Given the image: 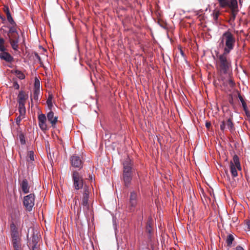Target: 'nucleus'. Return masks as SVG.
Returning <instances> with one entry per match:
<instances>
[{"mask_svg": "<svg viewBox=\"0 0 250 250\" xmlns=\"http://www.w3.org/2000/svg\"><path fill=\"white\" fill-rule=\"evenodd\" d=\"M7 21L9 23V29L7 33L6 39H8L12 48L14 50H18L19 48V35L17 31V25L13 20L10 12L6 14Z\"/></svg>", "mask_w": 250, "mask_h": 250, "instance_id": "obj_1", "label": "nucleus"}, {"mask_svg": "<svg viewBox=\"0 0 250 250\" xmlns=\"http://www.w3.org/2000/svg\"><path fill=\"white\" fill-rule=\"evenodd\" d=\"M219 46L224 47V52L229 53L235 46L236 39L235 36L229 30L225 32L220 39Z\"/></svg>", "mask_w": 250, "mask_h": 250, "instance_id": "obj_2", "label": "nucleus"}, {"mask_svg": "<svg viewBox=\"0 0 250 250\" xmlns=\"http://www.w3.org/2000/svg\"><path fill=\"white\" fill-rule=\"evenodd\" d=\"M123 166V179L125 186L128 187L132 178V165L129 159L127 158L125 161Z\"/></svg>", "mask_w": 250, "mask_h": 250, "instance_id": "obj_3", "label": "nucleus"}, {"mask_svg": "<svg viewBox=\"0 0 250 250\" xmlns=\"http://www.w3.org/2000/svg\"><path fill=\"white\" fill-rule=\"evenodd\" d=\"M229 53L224 52L218 56L219 63V69L221 72L226 74L231 66L230 62L227 59Z\"/></svg>", "mask_w": 250, "mask_h": 250, "instance_id": "obj_4", "label": "nucleus"}, {"mask_svg": "<svg viewBox=\"0 0 250 250\" xmlns=\"http://www.w3.org/2000/svg\"><path fill=\"white\" fill-rule=\"evenodd\" d=\"M139 201V195L137 192L135 191L130 192L127 206V209L129 212L135 211L138 206Z\"/></svg>", "mask_w": 250, "mask_h": 250, "instance_id": "obj_5", "label": "nucleus"}, {"mask_svg": "<svg viewBox=\"0 0 250 250\" xmlns=\"http://www.w3.org/2000/svg\"><path fill=\"white\" fill-rule=\"evenodd\" d=\"M90 193V188L89 186L85 184L83 191L82 204L83 206V211L86 213H87L89 208L88 200L89 198Z\"/></svg>", "mask_w": 250, "mask_h": 250, "instance_id": "obj_6", "label": "nucleus"}, {"mask_svg": "<svg viewBox=\"0 0 250 250\" xmlns=\"http://www.w3.org/2000/svg\"><path fill=\"white\" fill-rule=\"evenodd\" d=\"M72 180L74 189L77 190L82 189L83 186H84V185L86 184L84 183L82 176L76 170L73 172Z\"/></svg>", "mask_w": 250, "mask_h": 250, "instance_id": "obj_7", "label": "nucleus"}, {"mask_svg": "<svg viewBox=\"0 0 250 250\" xmlns=\"http://www.w3.org/2000/svg\"><path fill=\"white\" fill-rule=\"evenodd\" d=\"M20 226L21 222L20 220H15L12 221L10 224L11 239L21 238L19 231Z\"/></svg>", "mask_w": 250, "mask_h": 250, "instance_id": "obj_8", "label": "nucleus"}, {"mask_svg": "<svg viewBox=\"0 0 250 250\" xmlns=\"http://www.w3.org/2000/svg\"><path fill=\"white\" fill-rule=\"evenodd\" d=\"M34 202L35 195L34 194L31 193L24 197L23 205L27 211H30L32 210L34 206Z\"/></svg>", "mask_w": 250, "mask_h": 250, "instance_id": "obj_9", "label": "nucleus"}, {"mask_svg": "<svg viewBox=\"0 0 250 250\" xmlns=\"http://www.w3.org/2000/svg\"><path fill=\"white\" fill-rule=\"evenodd\" d=\"M229 8L230 10L229 22H233L235 20L236 16L238 12L237 1L233 0L231 3V6Z\"/></svg>", "mask_w": 250, "mask_h": 250, "instance_id": "obj_10", "label": "nucleus"}, {"mask_svg": "<svg viewBox=\"0 0 250 250\" xmlns=\"http://www.w3.org/2000/svg\"><path fill=\"white\" fill-rule=\"evenodd\" d=\"M70 163L72 167L80 169L83 167V162L78 155L74 154L70 157Z\"/></svg>", "mask_w": 250, "mask_h": 250, "instance_id": "obj_11", "label": "nucleus"}, {"mask_svg": "<svg viewBox=\"0 0 250 250\" xmlns=\"http://www.w3.org/2000/svg\"><path fill=\"white\" fill-rule=\"evenodd\" d=\"M227 127L230 131L234 129L233 124L232 120L230 119H228L226 121H223L220 123V129L224 132Z\"/></svg>", "mask_w": 250, "mask_h": 250, "instance_id": "obj_12", "label": "nucleus"}, {"mask_svg": "<svg viewBox=\"0 0 250 250\" xmlns=\"http://www.w3.org/2000/svg\"><path fill=\"white\" fill-rule=\"evenodd\" d=\"M28 95L23 91H20L18 96V103L19 105H25Z\"/></svg>", "mask_w": 250, "mask_h": 250, "instance_id": "obj_13", "label": "nucleus"}, {"mask_svg": "<svg viewBox=\"0 0 250 250\" xmlns=\"http://www.w3.org/2000/svg\"><path fill=\"white\" fill-rule=\"evenodd\" d=\"M152 225H153L152 219L151 218H149L147 220L146 226V232L148 234L147 237H148V239L149 241H151V236H152V233H153Z\"/></svg>", "mask_w": 250, "mask_h": 250, "instance_id": "obj_14", "label": "nucleus"}, {"mask_svg": "<svg viewBox=\"0 0 250 250\" xmlns=\"http://www.w3.org/2000/svg\"><path fill=\"white\" fill-rule=\"evenodd\" d=\"M47 118L48 121L51 123L52 126H54L58 121V117L54 116V113L51 110L47 113Z\"/></svg>", "mask_w": 250, "mask_h": 250, "instance_id": "obj_15", "label": "nucleus"}, {"mask_svg": "<svg viewBox=\"0 0 250 250\" xmlns=\"http://www.w3.org/2000/svg\"><path fill=\"white\" fill-rule=\"evenodd\" d=\"M14 250H22L21 238L11 239Z\"/></svg>", "mask_w": 250, "mask_h": 250, "instance_id": "obj_16", "label": "nucleus"}, {"mask_svg": "<svg viewBox=\"0 0 250 250\" xmlns=\"http://www.w3.org/2000/svg\"><path fill=\"white\" fill-rule=\"evenodd\" d=\"M219 6L222 8H229L231 6V3L233 0H217ZM237 1V0H234Z\"/></svg>", "mask_w": 250, "mask_h": 250, "instance_id": "obj_17", "label": "nucleus"}, {"mask_svg": "<svg viewBox=\"0 0 250 250\" xmlns=\"http://www.w3.org/2000/svg\"><path fill=\"white\" fill-rule=\"evenodd\" d=\"M0 58L8 62H11L14 60L13 57L6 51H3L0 53Z\"/></svg>", "mask_w": 250, "mask_h": 250, "instance_id": "obj_18", "label": "nucleus"}, {"mask_svg": "<svg viewBox=\"0 0 250 250\" xmlns=\"http://www.w3.org/2000/svg\"><path fill=\"white\" fill-rule=\"evenodd\" d=\"M21 187L22 191L24 193H28L29 192L30 187L29 186L27 179H24L22 181L21 184Z\"/></svg>", "mask_w": 250, "mask_h": 250, "instance_id": "obj_19", "label": "nucleus"}, {"mask_svg": "<svg viewBox=\"0 0 250 250\" xmlns=\"http://www.w3.org/2000/svg\"><path fill=\"white\" fill-rule=\"evenodd\" d=\"M39 238L37 235H35L34 233L31 238V242H30L29 244L32 247H38L37 244L39 242Z\"/></svg>", "mask_w": 250, "mask_h": 250, "instance_id": "obj_20", "label": "nucleus"}, {"mask_svg": "<svg viewBox=\"0 0 250 250\" xmlns=\"http://www.w3.org/2000/svg\"><path fill=\"white\" fill-rule=\"evenodd\" d=\"M236 167L235 166V165L233 164V163L230 162V172L232 175V176L233 177H235L238 175L237 171L236 170Z\"/></svg>", "mask_w": 250, "mask_h": 250, "instance_id": "obj_21", "label": "nucleus"}, {"mask_svg": "<svg viewBox=\"0 0 250 250\" xmlns=\"http://www.w3.org/2000/svg\"><path fill=\"white\" fill-rule=\"evenodd\" d=\"M238 98L242 103L243 108L244 111H245L246 114H248V113L249 114L250 112L248 110L247 104H246V102H245L244 100L243 99L242 96L241 95L239 94Z\"/></svg>", "mask_w": 250, "mask_h": 250, "instance_id": "obj_22", "label": "nucleus"}, {"mask_svg": "<svg viewBox=\"0 0 250 250\" xmlns=\"http://www.w3.org/2000/svg\"><path fill=\"white\" fill-rule=\"evenodd\" d=\"M233 163L235 167H236L237 168L241 170V166L239 162V158L237 155H234L233 158V162H231Z\"/></svg>", "mask_w": 250, "mask_h": 250, "instance_id": "obj_23", "label": "nucleus"}, {"mask_svg": "<svg viewBox=\"0 0 250 250\" xmlns=\"http://www.w3.org/2000/svg\"><path fill=\"white\" fill-rule=\"evenodd\" d=\"M19 112L20 114L19 116L24 118L26 113L25 105H19Z\"/></svg>", "mask_w": 250, "mask_h": 250, "instance_id": "obj_24", "label": "nucleus"}, {"mask_svg": "<svg viewBox=\"0 0 250 250\" xmlns=\"http://www.w3.org/2000/svg\"><path fill=\"white\" fill-rule=\"evenodd\" d=\"M220 15V12L219 10L215 9L213 11L212 16H213V20L216 23H218V17Z\"/></svg>", "mask_w": 250, "mask_h": 250, "instance_id": "obj_25", "label": "nucleus"}, {"mask_svg": "<svg viewBox=\"0 0 250 250\" xmlns=\"http://www.w3.org/2000/svg\"><path fill=\"white\" fill-rule=\"evenodd\" d=\"M39 94L40 89H38V88L34 89L33 97H31V101L32 100V99H34V100L38 101L39 100Z\"/></svg>", "mask_w": 250, "mask_h": 250, "instance_id": "obj_26", "label": "nucleus"}, {"mask_svg": "<svg viewBox=\"0 0 250 250\" xmlns=\"http://www.w3.org/2000/svg\"><path fill=\"white\" fill-rule=\"evenodd\" d=\"M52 99H53L52 95L49 94L48 98L47 100L46 103H47L48 107L50 110H51V108L53 106V104L52 102Z\"/></svg>", "mask_w": 250, "mask_h": 250, "instance_id": "obj_27", "label": "nucleus"}, {"mask_svg": "<svg viewBox=\"0 0 250 250\" xmlns=\"http://www.w3.org/2000/svg\"><path fill=\"white\" fill-rule=\"evenodd\" d=\"M234 238L232 234H229L226 239V243L228 246H231Z\"/></svg>", "mask_w": 250, "mask_h": 250, "instance_id": "obj_28", "label": "nucleus"}, {"mask_svg": "<svg viewBox=\"0 0 250 250\" xmlns=\"http://www.w3.org/2000/svg\"><path fill=\"white\" fill-rule=\"evenodd\" d=\"M14 73L20 79L23 80L25 78V76L21 71L16 70L14 71Z\"/></svg>", "mask_w": 250, "mask_h": 250, "instance_id": "obj_29", "label": "nucleus"}, {"mask_svg": "<svg viewBox=\"0 0 250 250\" xmlns=\"http://www.w3.org/2000/svg\"><path fill=\"white\" fill-rule=\"evenodd\" d=\"M5 42V41L3 38H0V51L1 52H3V51H5L6 48L4 46V44Z\"/></svg>", "mask_w": 250, "mask_h": 250, "instance_id": "obj_30", "label": "nucleus"}, {"mask_svg": "<svg viewBox=\"0 0 250 250\" xmlns=\"http://www.w3.org/2000/svg\"><path fill=\"white\" fill-rule=\"evenodd\" d=\"M39 123H45L46 120V117L44 114H42L39 115L38 116Z\"/></svg>", "mask_w": 250, "mask_h": 250, "instance_id": "obj_31", "label": "nucleus"}, {"mask_svg": "<svg viewBox=\"0 0 250 250\" xmlns=\"http://www.w3.org/2000/svg\"><path fill=\"white\" fill-rule=\"evenodd\" d=\"M19 139L21 145H24L26 143L24 135L23 133H21L19 134Z\"/></svg>", "mask_w": 250, "mask_h": 250, "instance_id": "obj_32", "label": "nucleus"}, {"mask_svg": "<svg viewBox=\"0 0 250 250\" xmlns=\"http://www.w3.org/2000/svg\"><path fill=\"white\" fill-rule=\"evenodd\" d=\"M39 125L42 130L44 131L47 129V125L46 123H39Z\"/></svg>", "mask_w": 250, "mask_h": 250, "instance_id": "obj_33", "label": "nucleus"}, {"mask_svg": "<svg viewBox=\"0 0 250 250\" xmlns=\"http://www.w3.org/2000/svg\"><path fill=\"white\" fill-rule=\"evenodd\" d=\"M28 157L31 161H34V152L32 151H30L28 153Z\"/></svg>", "mask_w": 250, "mask_h": 250, "instance_id": "obj_34", "label": "nucleus"}, {"mask_svg": "<svg viewBox=\"0 0 250 250\" xmlns=\"http://www.w3.org/2000/svg\"><path fill=\"white\" fill-rule=\"evenodd\" d=\"M245 225H246V228L248 230H250V221L247 220L246 221Z\"/></svg>", "mask_w": 250, "mask_h": 250, "instance_id": "obj_35", "label": "nucleus"}, {"mask_svg": "<svg viewBox=\"0 0 250 250\" xmlns=\"http://www.w3.org/2000/svg\"><path fill=\"white\" fill-rule=\"evenodd\" d=\"M22 117L21 116H19L16 119V124L19 125H20V123H21V119H22Z\"/></svg>", "mask_w": 250, "mask_h": 250, "instance_id": "obj_36", "label": "nucleus"}, {"mask_svg": "<svg viewBox=\"0 0 250 250\" xmlns=\"http://www.w3.org/2000/svg\"><path fill=\"white\" fill-rule=\"evenodd\" d=\"M36 88H38V89H40V84L39 81L37 82V81H35L34 89H36Z\"/></svg>", "mask_w": 250, "mask_h": 250, "instance_id": "obj_37", "label": "nucleus"}, {"mask_svg": "<svg viewBox=\"0 0 250 250\" xmlns=\"http://www.w3.org/2000/svg\"><path fill=\"white\" fill-rule=\"evenodd\" d=\"M3 11L5 12V13L6 14L7 13H8L10 12L8 6H4L3 7Z\"/></svg>", "mask_w": 250, "mask_h": 250, "instance_id": "obj_38", "label": "nucleus"}, {"mask_svg": "<svg viewBox=\"0 0 250 250\" xmlns=\"http://www.w3.org/2000/svg\"><path fill=\"white\" fill-rule=\"evenodd\" d=\"M228 83L230 87H233L234 85V83L231 79H229L228 81Z\"/></svg>", "mask_w": 250, "mask_h": 250, "instance_id": "obj_39", "label": "nucleus"}, {"mask_svg": "<svg viewBox=\"0 0 250 250\" xmlns=\"http://www.w3.org/2000/svg\"><path fill=\"white\" fill-rule=\"evenodd\" d=\"M13 87L16 89H19L20 87L19 85L17 82H14Z\"/></svg>", "mask_w": 250, "mask_h": 250, "instance_id": "obj_40", "label": "nucleus"}, {"mask_svg": "<svg viewBox=\"0 0 250 250\" xmlns=\"http://www.w3.org/2000/svg\"><path fill=\"white\" fill-rule=\"evenodd\" d=\"M35 56L36 58H37V59H38L39 61H41V58L40 56H39V55L37 53H35Z\"/></svg>", "mask_w": 250, "mask_h": 250, "instance_id": "obj_41", "label": "nucleus"}, {"mask_svg": "<svg viewBox=\"0 0 250 250\" xmlns=\"http://www.w3.org/2000/svg\"><path fill=\"white\" fill-rule=\"evenodd\" d=\"M0 19L2 21V22H4L5 21V17L4 16H2L0 14Z\"/></svg>", "mask_w": 250, "mask_h": 250, "instance_id": "obj_42", "label": "nucleus"}, {"mask_svg": "<svg viewBox=\"0 0 250 250\" xmlns=\"http://www.w3.org/2000/svg\"><path fill=\"white\" fill-rule=\"evenodd\" d=\"M211 126V124L210 122H206V126L207 128H209Z\"/></svg>", "mask_w": 250, "mask_h": 250, "instance_id": "obj_43", "label": "nucleus"}, {"mask_svg": "<svg viewBox=\"0 0 250 250\" xmlns=\"http://www.w3.org/2000/svg\"><path fill=\"white\" fill-rule=\"evenodd\" d=\"M236 250H244V249L240 246H238L236 248Z\"/></svg>", "mask_w": 250, "mask_h": 250, "instance_id": "obj_44", "label": "nucleus"}, {"mask_svg": "<svg viewBox=\"0 0 250 250\" xmlns=\"http://www.w3.org/2000/svg\"><path fill=\"white\" fill-rule=\"evenodd\" d=\"M226 174L227 178L228 180L229 181L230 180V177H229V173H228V171H226Z\"/></svg>", "mask_w": 250, "mask_h": 250, "instance_id": "obj_45", "label": "nucleus"}, {"mask_svg": "<svg viewBox=\"0 0 250 250\" xmlns=\"http://www.w3.org/2000/svg\"><path fill=\"white\" fill-rule=\"evenodd\" d=\"M32 250H39L38 247H32Z\"/></svg>", "mask_w": 250, "mask_h": 250, "instance_id": "obj_46", "label": "nucleus"}, {"mask_svg": "<svg viewBox=\"0 0 250 250\" xmlns=\"http://www.w3.org/2000/svg\"><path fill=\"white\" fill-rule=\"evenodd\" d=\"M81 208L80 207V209L78 211L77 215L79 214V212L81 211Z\"/></svg>", "mask_w": 250, "mask_h": 250, "instance_id": "obj_47", "label": "nucleus"}, {"mask_svg": "<svg viewBox=\"0 0 250 250\" xmlns=\"http://www.w3.org/2000/svg\"><path fill=\"white\" fill-rule=\"evenodd\" d=\"M89 179L92 180V175H90L89 176Z\"/></svg>", "mask_w": 250, "mask_h": 250, "instance_id": "obj_48", "label": "nucleus"}, {"mask_svg": "<svg viewBox=\"0 0 250 250\" xmlns=\"http://www.w3.org/2000/svg\"><path fill=\"white\" fill-rule=\"evenodd\" d=\"M181 53L182 55H183V54H184L182 51H181Z\"/></svg>", "mask_w": 250, "mask_h": 250, "instance_id": "obj_49", "label": "nucleus"}]
</instances>
